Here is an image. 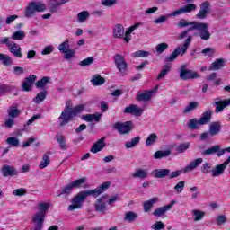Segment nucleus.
Masks as SVG:
<instances>
[{"instance_id":"1","label":"nucleus","mask_w":230,"mask_h":230,"mask_svg":"<svg viewBox=\"0 0 230 230\" xmlns=\"http://www.w3.org/2000/svg\"><path fill=\"white\" fill-rule=\"evenodd\" d=\"M109 186H111L110 182H104L101 186H99L97 189L94 190H87L78 192L75 196H74L71 199V205L68 206L67 211H75L76 209H82L84 208V202H85V199L87 197H94L96 199L97 197H100L105 190L109 189Z\"/></svg>"},{"instance_id":"2","label":"nucleus","mask_w":230,"mask_h":230,"mask_svg":"<svg viewBox=\"0 0 230 230\" xmlns=\"http://www.w3.org/2000/svg\"><path fill=\"white\" fill-rule=\"evenodd\" d=\"M47 7L46 4L42 2H30L28 5L25 8L24 16L27 17V19H30L35 15V13L46 12Z\"/></svg>"},{"instance_id":"3","label":"nucleus","mask_w":230,"mask_h":230,"mask_svg":"<svg viewBox=\"0 0 230 230\" xmlns=\"http://www.w3.org/2000/svg\"><path fill=\"white\" fill-rule=\"evenodd\" d=\"M190 44H191V36H189L185 40L184 43L181 46L176 47L174 51L170 55L167 56L164 59L165 62H173L175 58L179 57V55H186V51H188V48H190Z\"/></svg>"},{"instance_id":"4","label":"nucleus","mask_w":230,"mask_h":230,"mask_svg":"<svg viewBox=\"0 0 230 230\" xmlns=\"http://www.w3.org/2000/svg\"><path fill=\"white\" fill-rule=\"evenodd\" d=\"M113 128L118 130L119 134L121 136H127L132 132L134 126L132 125V121L116 122L113 126Z\"/></svg>"},{"instance_id":"5","label":"nucleus","mask_w":230,"mask_h":230,"mask_svg":"<svg viewBox=\"0 0 230 230\" xmlns=\"http://www.w3.org/2000/svg\"><path fill=\"white\" fill-rule=\"evenodd\" d=\"M180 78L181 80H194L195 78H200L199 73L190 70L183 65L180 68Z\"/></svg>"},{"instance_id":"6","label":"nucleus","mask_w":230,"mask_h":230,"mask_svg":"<svg viewBox=\"0 0 230 230\" xmlns=\"http://www.w3.org/2000/svg\"><path fill=\"white\" fill-rule=\"evenodd\" d=\"M58 50L60 53H64V58L66 60H71L75 57V50L69 49V40H66L64 42L58 45Z\"/></svg>"},{"instance_id":"7","label":"nucleus","mask_w":230,"mask_h":230,"mask_svg":"<svg viewBox=\"0 0 230 230\" xmlns=\"http://www.w3.org/2000/svg\"><path fill=\"white\" fill-rule=\"evenodd\" d=\"M44 220H46V216L36 212L31 217V222L34 225V227L30 230H42L44 228Z\"/></svg>"},{"instance_id":"8","label":"nucleus","mask_w":230,"mask_h":230,"mask_svg":"<svg viewBox=\"0 0 230 230\" xmlns=\"http://www.w3.org/2000/svg\"><path fill=\"white\" fill-rule=\"evenodd\" d=\"M114 62L119 73H121V75H125V73H127V69L128 68V64L127 61H125V58L121 54H115Z\"/></svg>"},{"instance_id":"9","label":"nucleus","mask_w":230,"mask_h":230,"mask_svg":"<svg viewBox=\"0 0 230 230\" xmlns=\"http://www.w3.org/2000/svg\"><path fill=\"white\" fill-rule=\"evenodd\" d=\"M213 105L215 106L216 114H219V112H223L226 107H229L230 99L222 100L220 97L215 98L213 100Z\"/></svg>"},{"instance_id":"10","label":"nucleus","mask_w":230,"mask_h":230,"mask_svg":"<svg viewBox=\"0 0 230 230\" xmlns=\"http://www.w3.org/2000/svg\"><path fill=\"white\" fill-rule=\"evenodd\" d=\"M197 10V5L194 4H189L169 14V17H177V15H181V13H191Z\"/></svg>"},{"instance_id":"11","label":"nucleus","mask_w":230,"mask_h":230,"mask_svg":"<svg viewBox=\"0 0 230 230\" xmlns=\"http://www.w3.org/2000/svg\"><path fill=\"white\" fill-rule=\"evenodd\" d=\"M75 116L73 115L69 106L65 108V110L61 112V115L59 116L58 119H60V127H64L65 125H67L68 122H70Z\"/></svg>"},{"instance_id":"12","label":"nucleus","mask_w":230,"mask_h":230,"mask_svg":"<svg viewBox=\"0 0 230 230\" xmlns=\"http://www.w3.org/2000/svg\"><path fill=\"white\" fill-rule=\"evenodd\" d=\"M109 196L103 195L102 197L97 199L95 204H94V209L98 213L105 214L107 211V204L105 203V200H107Z\"/></svg>"},{"instance_id":"13","label":"nucleus","mask_w":230,"mask_h":230,"mask_svg":"<svg viewBox=\"0 0 230 230\" xmlns=\"http://www.w3.org/2000/svg\"><path fill=\"white\" fill-rule=\"evenodd\" d=\"M230 163V155L228 158L221 164L217 165L212 169L211 177H220L227 168V164Z\"/></svg>"},{"instance_id":"14","label":"nucleus","mask_w":230,"mask_h":230,"mask_svg":"<svg viewBox=\"0 0 230 230\" xmlns=\"http://www.w3.org/2000/svg\"><path fill=\"white\" fill-rule=\"evenodd\" d=\"M209 13H211V5L209 4V2L205 1L201 4L200 10L196 17L198 19H206Z\"/></svg>"},{"instance_id":"15","label":"nucleus","mask_w":230,"mask_h":230,"mask_svg":"<svg viewBox=\"0 0 230 230\" xmlns=\"http://www.w3.org/2000/svg\"><path fill=\"white\" fill-rule=\"evenodd\" d=\"M124 114H131L132 116H142L144 110L136 104H131L126 107L123 111Z\"/></svg>"},{"instance_id":"16","label":"nucleus","mask_w":230,"mask_h":230,"mask_svg":"<svg viewBox=\"0 0 230 230\" xmlns=\"http://www.w3.org/2000/svg\"><path fill=\"white\" fill-rule=\"evenodd\" d=\"M198 34L201 40H209L211 39V32H209V25L208 23H202L199 30Z\"/></svg>"},{"instance_id":"17","label":"nucleus","mask_w":230,"mask_h":230,"mask_svg":"<svg viewBox=\"0 0 230 230\" xmlns=\"http://www.w3.org/2000/svg\"><path fill=\"white\" fill-rule=\"evenodd\" d=\"M202 163H204V159L202 158H196L190 161V164L183 168V173H188L190 172H193V170H197Z\"/></svg>"},{"instance_id":"18","label":"nucleus","mask_w":230,"mask_h":230,"mask_svg":"<svg viewBox=\"0 0 230 230\" xmlns=\"http://www.w3.org/2000/svg\"><path fill=\"white\" fill-rule=\"evenodd\" d=\"M106 139L107 137H103L97 140V142H95L91 147L90 152H92V154H98V152H102V150L107 146V143H105Z\"/></svg>"},{"instance_id":"19","label":"nucleus","mask_w":230,"mask_h":230,"mask_svg":"<svg viewBox=\"0 0 230 230\" xmlns=\"http://www.w3.org/2000/svg\"><path fill=\"white\" fill-rule=\"evenodd\" d=\"M1 172L4 177H13V175H19V171H17L15 167L8 164L3 165Z\"/></svg>"},{"instance_id":"20","label":"nucleus","mask_w":230,"mask_h":230,"mask_svg":"<svg viewBox=\"0 0 230 230\" xmlns=\"http://www.w3.org/2000/svg\"><path fill=\"white\" fill-rule=\"evenodd\" d=\"M7 48L10 53L13 55V57H15L16 58H22V52L21 46L15 43V41H13Z\"/></svg>"},{"instance_id":"21","label":"nucleus","mask_w":230,"mask_h":230,"mask_svg":"<svg viewBox=\"0 0 230 230\" xmlns=\"http://www.w3.org/2000/svg\"><path fill=\"white\" fill-rule=\"evenodd\" d=\"M208 132L211 137L218 136V134L222 132V123L219 121L211 122L209 125Z\"/></svg>"},{"instance_id":"22","label":"nucleus","mask_w":230,"mask_h":230,"mask_svg":"<svg viewBox=\"0 0 230 230\" xmlns=\"http://www.w3.org/2000/svg\"><path fill=\"white\" fill-rule=\"evenodd\" d=\"M174 204L175 201L172 200L170 204L155 209V211L153 212L154 217H163V215H166V212L170 211V209L173 208Z\"/></svg>"},{"instance_id":"23","label":"nucleus","mask_w":230,"mask_h":230,"mask_svg":"<svg viewBox=\"0 0 230 230\" xmlns=\"http://www.w3.org/2000/svg\"><path fill=\"white\" fill-rule=\"evenodd\" d=\"M157 91V86L151 91H146L145 93H137V102H148L152 99V94Z\"/></svg>"},{"instance_id":"24","label":"nucleus","mask_w":230,"mask_h":230,"mask_svg":"<svg viewBox=\"0 0 230 230\" xmlns=\"http://www.w3.org/2000/svg\"><path fill=\"white\" fill-rule=\"evenodd\" d=\"M151 174L155 179H164L170 175V169H155L152 171Z\"/></svg>"},{"instance_id":"25","label":"nucleus","mask_w":230,"mask_h":230,"mask_svg":"<svg viewBox=\"0 0 230 230\" xmlns=\"http://www.w3.org/2000/svg\"><path fill=\"white\" fill-rule=\"evenodd\" d=\"M48 84H51V77L43 76L35 83V86L37 89H43V91H46V89H48Z\"/></svg>"},{"instance_id":"26","label":"nucleus","mask_w":230,"mask_h":230,"mask_svg":"<svg viewBox=\"0 0 230 230\" xmlns=\"http://www.w3.org/2000/svg\"><path fill=\"white\" fill-rule=\"evenodd\" d=\"M159 202V198H152L149 200L144 201L143 203V209L144 213H150L152 211V208H154V204H157Z\"/></svg>"},{"instance_id":"27","label":"nucleus","mask_w":230,"mask_h":230,"mask_svg":"<svg viewBox=\"0 0 230 230\" xmlns=\"http://www.w3.org/2000/svg\"><path fill=\"white\" fill-rule=\"evenodd\" d=\"M75 190L71 183L68 185L62 187L58 192H57V197H64L65 199L69 197L71 195V192Z\"/></svg>"},{"instance_id":"28","label":"nucleus","mask_w":230,"mask_h":230,"mask_svg":"<svg viewBox=\"0 0 230 230\" xmlns=\"http://www.w3.org/2000/svg\"><path fill=\"white\" fill-rule=\"evenodd\" d=\"M143 23L141 22H137L134 25L130 26L129 28L127 29L126 32H125V37H124V41L128 43L130 42V40L132 39V32L135 30H137V28H139V26H142Z\"/></svg>"},{"instance_id":"29","label":"nucleus","mask_w":230,"mask_h":230,"mask_svg":"<svg viewBox=\"0 0 230 230\" xmlns=\"http://www.w3.org/2000/svg\"><path fill=\"white\" fill-rule=\"evenodd\" d=\"M211 118H213V111L211 110L206 111L202 113L199 119L200 125H208V123H211Z\"/></svg>"},{"instance_id":"30","label":"nucleus","mask_w":230,"mask_h":230,"mask_svg":"<svg viewBox=\"0 0 230 230\" xmlns=\"http://www.w3.org/2000/svg\"><path fill=\"white\" fill-rule=\"evenodd\" d=\"M82 119H84V121H87L88 123H91L93 121H96V123H100V119H102V114L95 113V114L82 115Z\"/></svg>"},{"instance_id":"31","label":"nucleus","mask_w":230,"mask_h":230,"mask_svg":"<svg viewBox=\"0 0 230 230\" xmlns=\"http://www.w3.org/2000/svg\"><path fill=\"white\" fill-rule=\"evenodd\" d=\"M226 61L223 58L216 59L208 67V71H218L224 67Z\"/></svg>"},{"instance_id":"32","label":"nucleus","mask_w":230,"mask_h":230,"mask_svg":"<svg viewBox=\"0 0 230 230\" xmlns=\"http://www.w3.org/2000/svg\"><path fill=\"white\" fill-rule=\"evenodd\" d=\"M123 35H125V27L121 24H117L113 28V37L114 39H123Z\"/></svg>"},{"instance_id":"33","label":"nucleus","mask_w":230,"mask_h":230,"mask_svg":"<svg viewBox=\"0 0 230 230\" xmlns=\"http://www.w3.org/2000/svg\"><path fill=\"white\" fill-rule=\"evenodd\" d=\"M134 179L145 180L148 177V171L146 169H137L132 174Z\"/></svg>"},{"instance_id":"34","label":"nucleus","mask_w":230,"mask_h":230,"mask_svg":"<svg viewBox=\"0 0 230 230\" xmlns=\"http://www.w3.org/2000/svg\"><path fill=\"white\" fill-rule=\"evenodd\" d=\"M191 214L194 222H200V220H204V217H206V212L199 209L191 210Z\"/></svg>"},{"instance_id":"35","label":"nucleus","mask_w":230,"mask_h":230,"mask_svg":"<svg viewBox=\"0 0 230 230\" xmlns=\"http://www.w3.org/2000/svg\"><path fill=\"white\" fill-rule=\"evenodd\" d=\"M170 71H172V66H170L169 64L164 65L159 75L156 77V80H163V78H164V76H166V75H168Z\"/></svg>"},{"instance_id":"36","label":"nucleus","mask_w":230,"mask_h":230,"mask_svg":"<svg viewBox=\"0 0 230 230\" xmlns=\"http://www.w3.org/2000/svg\"><path fill=\"white\" fill-rule=\"evenodd\" d=\"M49 206H51V204L48 202H40L38 204V213H40L46 217L48 211H49Z\"/></svg>"},{"instance_id":"37","label":"nucleus","mask_w":230,"mask_h":230,"mask_svg":"<svg viewBox=\"0 0 230 230\" xmlns=\"http://www.w3.org/2000/svg\"><path fill=\"white\" fill-rule=\"evenodd\" d=\"M55 139L58 143L61 150H67V144L66 143V137H64V135L57 134Z\"/></svg>"},{"instance_id":"38","label":"nucleus","mask_w":230,"mask_h":230,"mask_svg":"<svg viewBox=\"0 0 230 230\" xmlns=\"http://www.w3.org/2000/svg\"><path fill=\"white\" fill-rule=\"evenodd\" d=\"M139 217V215H137V213L134 212V211H128L125 214L124 216V220L125 222H136V220H137V218Z\"/></svg>"},{"instance_id":"39","label":"nucleus","mask_w":230,"mask_h":230,"mask_svg":"<svg viewBox=\"0 0 230 230\" xmlns=\"http://www.w3.org/2000/svg\"><path fill=\"white\" fill-rule=\"evenodd\" d=\"M141 141V137H135L131 139V141H127L125 143L126 148H134L137 145H139Z\"/></svg>"},{"instance_id":"40","label":"nucleus","mask_w":230,"mask_h":230,"mask_svg":"<svg viewBox=\"0 0 230 230\" xmlns=\"http://www.w3.org/2000/svg\"><path fill=\"white\" fill-rule=\"evenodd\" d=\"M220 151V146L216 145L208 149H206L201 153V155H213V154H217V152Z\"/></svg>"},{"instance_id":"41","label":"nucleus","mask_w":230,"mask_h":230,"mask_svg":"<svg viewBox=\"0 0 230 230\" xmlns=\"http://www.w3.org/2000/svg\"><path fill=\"white\" fill-rule=\"evenodd\" d=\"M5 143L9 145V146H13V148H17L19 145H21V141L19 138L15 137H9L6 140Z\"/></svg>"},{"instance_id":"42","label":"nucleus","mask_w":230,"mask_h":230,"mask_svg":"<svg viewBox=\"0 0 230 230\" xmlns=\"http://www.w3.org/2000/svg\"><path fill=\"white\" fill-rule=\"evenodd\" d=\"M171 154H172V151H170V150H164V151L159 150L154 154V158L155 159H163L164 157H168Z\"/></svg>"},{"instance_id":"43","label":"nucleus","mask_w":230,"mask_h":230,"mask_svg":"<svg viewBox=\"0 0 230 230\" xmlns=\"http://www.w3.org/2000/svg\"><path fill=\"white\" fill-rule=\"evenodd\" d=\"M157 139H159V137L155 133L150 134L146 140V146H152L157 142Z\"/></svg>"},{"instance_id":"44","label":"nucleus","mask_w":230,"mask_h":230,"mask_svg":"<svg viewBox=\"0 0 230 230\" xmlns=\"http://www.w3.org/2000/svg\"><path fill=\"white\" fill-rule=\"evenodd\" d=\"M49 163H51V160L49 159V155L45 154L43 155V157L39 165V168H40V170H44V168H47V166H49Z\"/></svg>"},{"instance_id":"45","label":"nucleus","mask_w":230,"mask_h":230,"mask_svg":"<svg viewBox=\"0 0 230 230\" xmlns=\"http://www.w3.org/2000/svg\"><path fill=\"white\" fill-rule=\"evenodd\" d=\"M24 37H26L24 31L19 30L12 34L11 39H13V40H23Z\"/></svg>"},{"instance_id":"46","label":"nucleus","mask_w":230,"mask_h":230,"mask_svg":"<svg viewBox=\"0 0 230 230\" xmlns=\"http://www.w3.org/2000/svg\"><path fill=\"white\" fill-rule=\"evenodd\" d=\"M7 113L9 118L11 119H15L19 116V114H21V111L19 109H17L16 107H11L7 110Z\"/></svg>"},{"instance_id":"47","label":"nucleus","mask_w":230,"mask_h":230,"mask_svg":"<svg viewBox=\"0 0 230 230\" xmlns=\"http://www.w3.org/2000/svg\"><path fill=\"white\" fill-rule=\"evenodd\" d=\"M200 170H201L202 173H205L206 175H208V173H212V172H213V164L205 163V164H202Z\"/></svg>"},{"instance_id":"48","label":"nucleus","mask_w":230,"mask_h":230,"mask_svg":"<svg viewBox=\"0 0 230 230\" xmlns=\"http://www.w3.org/2000/svg\"><path fill=\"white\" fill-rule=\"evenodd\" d=\"M91 82L93 84V85H103V84H105V79L100 75H95L91 79Z\"/></svg>"},{"instance_id":"49","label":"nucleus","mask_w":230,"mask_h":230,"mask_svg":"<svg viewBox=\"0 0 230 230\" xmlns=\"http://www.w3.org/2000/svg\"><path fill=\"white\" fill-rule=\"evenodd\" d=\"M199 108V102H191L189 103V105L183 110L184 114H190L191 111H195V109Z\"/></svg>"},{"instance_id":"50","label":"nucleus","mask_w":230,"mask_h":230,"mask_svg":"<svg viewBox=\"0 0 230 230\" xmlns=\"http://www.w3.org/2000/svg\"><path fill=\"white\" fill-rule=\"evenodd\" d=\"M47 94H48V91L46 90H43L42 92L39 93L34 98V103H42V101L46 100Z\"/></svg>"},{"instance_id":"51","label":"nucleus","mask_w":230,"mask_h":230,"mask_svg":"<svg viewBox=\"0 0 230 230\" xmlns=\"http://www.w3.org/2000/svg\"><path fill=\"white\" fill-rule=\"evenodd\" d=\"M149 56L150 53L145 50H138L132 54V57H134V58H148Z\"/></svg>"},{"instance_id":"52","label":"nucleus","mask_w":230,"mask_h":230,"mask_svg":"<svg viewBox=\"0 0 230 230\" xmlns=\"http://www.w3.org/2000/svg\"><path fill=\"white\" fill-rule=\"evenodd\" d=\"M203 23L204 22H189L190 27L187 29V31H189V32L193 31V30H197L199 31Z\"/></svg>"},{"instance_id":"53","label":"nucleus","mask_w":230,"mask_h":230,"mask_svg":"<svg viewBox=\"0 0 230 230\" xmlns=\"http://www.w3.org/2000/svg\"><path fill=\"white\" fill-rule=\"evenodd\" d=\"M89 19V11H82L77 14L78 22H85Z\"/></svg>"},{"instance_id":"54","label":"nucleus","mask_w":230,"mask_h":230,"mask_svg":"<svg viewBox=\"0 0 230 230\" xmlns=\"http://www.w3.org/2000/svg\"><path fill=\"white\" fill-rule=\"evenodd\" d=\"M199 125H200V120L198 119H191L190 120H189L188 122V127L189 128H190L191 130H195L197 128H199Z\"/></svg>"},{"instance_id":"55","label":"nucleus","mask_w":230,"mask_h":230,"mask_svg":"<svg viewBox=\"0 0 230 230\" xmlns=\"http://www.w3.org/2000/svg\"><path fill=\"white\" fill-rule=\"evenodd\" d=\"M0 60L4 66H12V58L6 54L0 53Z\"/></svg>"},{"instance_id":"56","label":"nucleus","mask_w":230,"mask_h":230,"mask_svg":"<svg viewBox=\"0 0 230 230\" xmlns=\"http://www.w3.org/2000/svg\"><path fill=\"white\" fill-rule=\"evenodd\" d=\"M85 109V105L79 104L74 108H70V111L72 112L73 116H76L77 114H80L82 111H84Z\"/></svg>"},{"instance_id":"57","label":"nucleus","mask_w":230,"mask_h":230,"mask_svg":"<svg viewBox=\"0 0 230 230\" xmlns=\"http://www.w3.org/2000/svg\"><path fill=\"white\" fill-rule=\"evenodd\" d=\"M166 49H168V43H159L155 47V51L158 55H163Z\"/></svg>"},{"instance_id":"58","label":"nucleus","mask_w":230,"mask_h":230,"mask_svg":"<svg viewBox=\"0 0 230 230\" xmlns=\"http://www.w3.org/2000/svg\"><path fill=\"white\" fill-rule=\"evenodd\" d=\"M188 148H190V143L186 142V143L180 144L176 147V151L179 152V154H182L183 152H186V150H188Z\"/></svg>"},{"instance_id":"59","label":"nucleus","mask_w":230,"mask_h":230,"mask_svg":"<svg viewBox=\"0 0 230 230\" xmlns=\"http://www.w3.org/2000/svg\"><path fill=\"white\" fill-rule=\"evenodd\" d=\"M93 62H94V58L90 57V58H87L82 60L79 63V66H81V67H85L87 66H91V64H93Z\"/></svg>"},{"instance_id":"60","label":"nucleus","mask_w":230,"mask_h":230,"mask_svg":"<svg viewBox=\"0 0 230 230\" xmlns=\"http://www.w3.org/2000/svg\"><path fill=\"white\" fill-rule=\"evenodd\" d=\"M185 186H186V181H179L174 186V190H175L176 193H182Z\"/></svg>"},{"instance_id":"61","label":"nucleus","mask_w":230,"mask_h":230,"mask_svg":"<svg viewBox=\"0 0 230 230\" xmlns=\"http://www.w3.org/2000/svg\"><path fill=\"white\" fill-rule=\"evenodd\" d=\"M87 181V179L85 178H81L78 180L74 181L73 182H71L70 184L72 185V188H80V186H82V184H84V182Z\"/></svg>"},{"instance_id":"62","label":"nucleus","mask_w":230,"mask_h":230,"mask_svg":"<svg viewBox=\"0 0 230 230\" xmlns=\"http://www.w3.org/2000/svg\"><path fill=\"white\" fill-rule=\"evenodd\" d=\"M49 8H50V13H55L58 12V6H60V4H58V0H54L52 3H49Z\"/></svg>"},{"instance_id":"63","label":"nucleus","mask_w":230,"mask_h":230,"mask_svg":"<svg viewBox=\"0 0 230 230\" xmlns=\"http://www.w3.org/2000/svg\"><path fill=\"white\" fill-rule=\"evenodd\" d=\"M22 89L25 93H30V91H31V89H33V84L29 83L28 81H26V79H25V81L22 84Z\"/></svg>"},{"instance_id":"64","label":"nucleus","mask_w":230,"mask_h":230,"mask_svg":"<svg viewBox=\"0 0 230 230\" xmlns=\"http://www.w3.org/2000/svg\"><path fill=\"white\" fill-rule=\"evenodd\" d=\"M101 4H102V6L111 8V6H114V4H118V0H102Z\"/></svg>"}]
</instances>
